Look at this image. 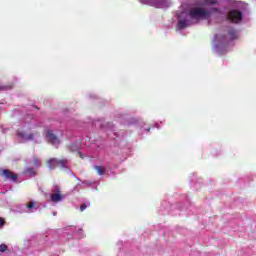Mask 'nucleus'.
I'll use <instances>...</instances> for the list:
<instances>
[{"instance_id": "obj_1", "label": "nucleus", "mask_w": 256, "mask_h": 256, "mask_svg": "<svg viewBox=\"0 0 256 256\" xmlns=\"http://www.w3.org/2000/svg\"><path fill=\"white\" fill-rule=\"evenodd\" d=\"M217 11V8L207 10L204 7H194L189 10V17L191 19H196V21H199V19H209V17H211V15Z\"/></svg>"}, {"instance_id": "obj_2", "label": "nucleus", "mask_w": 256, "mask_h": 256, "mask_svg": "<svg viewBox=\"0 0 256 256\" xmlns=\"http://www.w3.org/2000/svg\"><path fill=\"white\" fill-rule=\"evenodd\" d=\"M243 19V13L239 10H230L228 13V20L231 23H239Z\"/></svg>"}, {"instance_id": "obj_3", "label": "nucleus", "mask_w": 256, "mask_h": 256, "mask_svg": "<svg viewBox=\"0 0 256 256\" xmlns=\"http://www.w3.org/2000/svg\"><path fill=\"white\" fill-rule=\"evenodd\" d=\"M65 195L61 194V189L59 187H56V189L52 190V194L50 195V201L52 203H59L63 200Z\"/></svg>"}, {"instance_id": "obj_4", "label": "nucleus", "mask_w": 256, "mask_h": 256, "mask_svg": "<svg viewBox=\"0 0 256 256\" xmlns=\"http://www.w3.org/2000/svg\"><path fill=\"white\" fill-rule=\"evenodd\" d=\"M46 139L48 143H51L52 145H59V138L53 134V131L51 130L46 132Z\"/></svg>"}, {"instance_id": "obj_5", "label": "nucleus", "mask_w": 256, "mask_h": 256, "mask_svg": "<svg viewBox=\"0 0 256 256\" xmlns=\"http://www.w3.org/2000/svg\"><path fill=\"white\" fill-rule=\"evenodd\" d=\"M46 165L50 171H53V169H57V167H59V159L50 158L46 160Z\"/></svg>"}, {"instance_id": "obj_6", "label": "nucleus", "mask_w": 256, "mask_h": 256, "mask_svg": "<svg viewBox=\"0 0 256 256\" xmlns=\"http://www.w3.org/2000/svg\"><path fill=\"white\" fill-rule=\"evenodd\" d=\"M2 177H5V179H10V181H17V174H14L9 169H4L1 171Z\"/></svg>"}, {"instance_id": "obj_7", "label": "nucleus", "mask_w": 256, "mask_h": 256, "mask_svg": "<svg viewBox=\"0 0 256 256\" xmlns=\"http://www.w3.org/2000/svg\"><path fill=\"white\" fill-rule=\"evenodd\" d=\"M189 25H191L189 23V20H179L178 24H177V28L178 29H187V27H189Z\"/></svg>"}, {"instance_id": "obj_8", "label": "nucleus", "mask_w": 256, "mask_h": 256, "mask_svg": "<svg viewBox=\"0 0 256 256\" xmlns=\"http://www.w3.org/2000/svg\"><path fill=\"white\" fill-rule=\"evenodd\" d=\"M228 36L230 41H234V39H237L239 35L237 34V30L230 28L228 30Z\"/></svg>"}, {"instance_id": "obj_9", "label": "nucleus", "mask_w": 256, "mask_h": 256, "mask_svg": "<svg viewBox=\"0 0 256 256\" xmlns=\"http://www.w3.org/2000/svg\"><path fill=\"white\" fill-rule=\"evenodd\" d=\"M18 135L19 137L24 139V141H33V139H35V136L33 134L26 135L25 133L19 132Z\"/></svg>"}, {"instance_id": "obj_10", "label": "nucleus", "mask_w": 256, "mask_h": 256, "mask_svg": "<svg viewBox=\"0 0 256 256\" xmlns=\"http://www.w3.org/2000/svg\"><path fill=\"white\" fill-rule=\"evenodd\" d=\"M94 169L98 175H105V168L103 166H95Z\"/></svg>"}, {"instance_id": "obj_11", "label": "nucleus", "mask_w": 256, "mask_h": 256, "mask_svg": "<svg viewBox=\"0 0 256 256\" xmlns=\"http://www.w3.org/2000/svg\"><path fill=\"white\" fill-rule=\"evenodd\" d=\"M9 89H13V85H0V91H9Z\"/></svg>"}, {"instance_id": "obj_12", "label": "nucleus", "mask_w": 256, "mask_h": 256, "mask_svg": "<svg viewBox=\"0 0 256 256\" xmlns=\"http://www.w3.org/2000/svg\"><path fill=\"white\" fill-rule=\"evenodd\" d=\"M33 165L34 167H41V160L37 157L33 158Z\"/></svg>"}, {"instance_id": "obj_13", "label": "nucleus", "mask_w": 256, "mask_h": 256, "mask_svg": "<svg viewBox=\"0 0 256 256\" xmlns=\"http://www.w3.org/2000/svg\"><path fill=\"white\" fill-rule=\"evenodd\" d=\"M26 173H30V175H33V177H35V175H37V172H35L34 168H27Z\"/></svg>"}, {"instance_id": "obj_14", "label": "nucleus", "mask_w": 256, "mask_h": 256, "mask_svg": "<svg viewBox=\"0 0 256 256\" xmlns=\"http://www.w3.org/2000/svg\"><path fill=\"white\" fill-rule=\"evenodd\" d=\"M65 165H67V160L62 159V160H58V167H65Z\"/></svg>"}, {"instance_id": "obj_15", "label": "nucleus", "mask_w": 256, "mask_h": 256, "mask_svg": "<svg viewBox=\"0 0 256 256\" xmlns=\"http://www.w3.org/2000/svg\"><path fill=\"white\" fill-rule=\"evenodd\" d=\"M7 251V245L6 244H1L0 245V253H5Z\"/></svg>"}, {"instance_id": "obj_16", "label": "nucleus", "mask_w": 256, "mask_h": 256, "mask_svg": "<svg viewBox=\"0 0 256 256\" xmlns=\"http://www.w3.org/2000/svg\"><path fill=\"white\" fill-rule=\"evenodd\" d=\"M206 3H208V5H216L217 0H205Z\"/></svg>"}, {"instance_id": "obj_17", "label": "nucleus", "mask_w": 256, "mask_h": 256, "mask_svg": "<svg viewBox=\"0 0 256 256\" xmlns=\"http://www.w3.org/2000/svg\"><path fill=\"white\" fill-rule=\"evenodd\" d=\"M33 207H35V202L30 201V202L27 204V208H28V209H33Z\"/></svg>"}, {"instance_id": "obj_18", "label": "nucleus", "mask_w": 256, "mask_h": 256, "mask_svg": "<svg viewBox=\"0 0 256 256\" xmlns=\"http://www.w3.org/2000/svg\"><path fill=\"white\" fill-rule=\"evenodd\" d=\"M87 209V204H82L80 206V211H85Z\"/></svg>"}, {"instance_id": "obj_19", "label": "nucleus", "mask_w": 256, "mask_h": 256, "mask_svg": "<svg viewBox=\"0 0 256 256\" xmlns=\"http://www.w3.org/2000/svg\"><path fill=\"white\" fill-rule=\"evenodd\" d=\"M5 225V220L0 217V227H3Z\"/></svg>"}, {"instance_id": "obj_20", "label": "nucleus", "mask_w": 256, "mask_h": 256, "mask_svg": "<svg viewBox=\"0 0 256 256\" xmlns=\"http://www.w3.org/2000/svg\"><path fill=\"white\" fill-rule=\"evenodd\" d=\"M78 155H79V157H80L81 159H83V153L78 152Z\"/></svg>"}]
</instances>
